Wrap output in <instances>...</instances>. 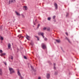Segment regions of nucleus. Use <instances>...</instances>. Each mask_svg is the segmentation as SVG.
<instances>
[{"instance_id":"40","label":"nucleus","mask_w":79,"mask_h":79,"mask_svg":"<svg viewBox=\"0 0 79 79\" xmlns=\"http://www.w3.org/2000/svg\"><path fill=\"white\" fill-rule=\"evenodd\" d=\"M56 64L55 63H54V66H55Z\"/></svg>"},{"instance_id":"37","label":"nucleus","mask_w":79,"mask_h":79,"mask_svg":"<svg viewBox=\"0 0 79 79\" xmlns=\"http://www.w3.org/2000/svg\"><path fill=\"white\" fill-rule=\"evenodd\" d=\"M54 69H56V67H55V66H54Z\"/></svg>"},{"instance_id":"42","label":"nucleus","mask_w":79,"mask_h":79,"mask_svg":"<svg viewBox=\"0 0 79 79\" xmlns=\"http://www.w3.org/2000/svg\"><path fill=\"white\" fill-rule=\"evenodd\" d=\"M73 0V2H74V1H75V0Z\"/></svg>"},{"instance_id":"45","label":"nucleus","mask_w":79,"mask_h":79,"mask_svg":"<svg viewBox=\"0 0 79 79\" xmlns=\"http://www.w3.org/2000/svg\"><path fill=\"white\" fill-rule=\"evenodd\" d=\"M18 37H19V36H18Z\"/></svg>"},{"instance_id":"3","label":"nucleus","mask_w":79,"mask_h":79,"mask_svg":"<svg viewBox=\"0 0 79 79\" xmlns=\"http://www.w3.org/2000/svg\"><path fill=\"white\" fill-rule=\"evenodd\" d=\"M16 1L15 0H10L9 1V4L11 3H13L14 2H15Z\"/></svg>"},{"instance_id":"28","label":"nucleus","mask_w":79,"mask_h":79,"mask_svg":"<svg viewBox=\"0 0 79 79\" xmlns=\"http://www.w3.org/2000/svg\"><path fill=\"white\" fill-rule=\"evenodd\" d=\"M55 17H56L55 16H53L52 17L53 19H55Z\"/></svg>"},{"instance_id":"29","label":"nucleus","mask_w":79,"mask_h":79,"mask_svg":"<svg viewBox=\"0 0 79 79\" xmlns=\"http://www.w3.org/2000/svg\"><path fill=\"white\" fill-rule=\"evenodd\" d=\"M46 29H47V28L44 27L43 28V30H45Z\"/></svg>"},{"instance_id":"25","label":"nucleus","mask_w":79,"mask_h":79,"mask_svg":"<svg viewBox=\"0 0 79 79\" xmlns=\"http://www.w3.org/2000/svg\"><path fill=\"white\" fill-rule=\"evenodd\" d=\"M23 58L24 59H27V57H26V56H24Z\"/></svg>"},{"instance_id":"44","label":"nucleus","mask_w":79,"mask_h":79,"mask_svg":"<svg viewBox=\"0 0 79 79\" xmlns=\"http://www.w3.org/2000/svg\"><path fill=\"white\" fill-rule=\"evenodd\" d=\"M33 27H34V26H33Z\"/></svg>"},{"instance_id":"27","label":"nucleus","mask_w":79,"mask_h":79,"mask_svg":"<svg viewBox=\"0 0 79 79\" xmlns=\"http://www.w3.org/2000/svg\"><path fill=\"white\" fill-rule=\"evenodd\" d=\"M2 52H3V51H2V50H0V53H2Z\"/></svg>"},{"instance_id":"6","label":"nucleus","mask_w":79,"mask_h":79,"mask_svg":"<svg viewBox=\"0 0 79 79\" xmlns=\"http://www.w3.org/2000/svg\"><path fill=\"white\" fill-rule=\"evenodd\" d=\"M65 39L66 40H68V41L70 43V44H71V41H69V39H68V38L67 37H66Z\"/></svg>"},{"instance_id":"46","label":"nucleus","mask_w":79,"mask_h":79,"mask_svg":"<svg viewBox=\"0 0 79 79\" xmlns=\"http://www.w3.org/2000/svg\"><path fill=\"white\" fill-rule=\"evenodd\" d=\"M4 58H5V57H4Z\"/></svg>"},{"instance_id":"15","label":"nucleus","mask_w":79,"mask_h":79,"mask_svg":"<svg viewBox=\"0 0 79 79\" xmlns=\"http://www.w3.org/2000/svg\"><path fill=\"white\" fill-rule=\"evenodd\" d=\"M0 75H2V70L1 69H0Z\"/></svg>"},{"instance_id":"31","label":"nucleus","mask_w":79,"mask_h":79,"mask_svg":"<svg viewBox=\"0 0 79 79\" xmlns=\"http://www.w3.org/2000/svg\"><path fill=\"white\" fill-rule=\"evenodd\" d=\"M44 40H47V39L46 38H44Z\"/></svg>"},{"instance_id":"13","label":"nucleus","mask_w":79,"mask_h":79,"mask_svg":"<svg viewBox=\"0 0 79 79\" xmlns=\"http://www.w3.org/2000/svg\"><path fill=\"white\" fill-rule=\"evenodd\" d=\"M55 40L57 43H60V40Z\"/></svg>"},{"instance_id":"9","label":"nucleus","mask_w":79,"mask_h":79,"mask_svg":"<svg viewBox=\"0 0 79 79\" xmlns=\"http://www.w3.org/2000/svg\"><path fill=\"white\" fill-rule=\"evenodd\" d=\"M31 67L32 69V70H33V71H34V72H35V71H36V70H35L34 69V68H33V67L31 66Z\"/></svg>"},{"instance_id":"10","label":"nucleus","mask_w":79,"mask_h":79,"mask_svg":"<svg viewBox=\"0 0 79 79\" xmlns=\"http://www.w3.org/2000/svg\"><path fill=\"white\" fill-rule=\"evenodd\" d=\"M18 74L19 76L20 77H21V73H20L19 71H18Z\"/></svg>"},{"instance_id":"23","label":"nucleus","mask_w":79,"mask_h":79,"mask_svg":"<svg viewBox=\"0 0 79 79\" xmlns=\"http://www.w3.org/2000/svg\"><path fill=\"white\" fill-rule=\"evenodd\" d=\"M69 15V14L68 13H67L66 15V17H68V16Z\"/></svg>"},{"instance_id":"16","label":"nucleus","mask_w":79,"mask_h":79,"mask_svg":"<svg viewBox=\"0 0 79 79\" xmlns=\"http://www.w3.org/2000/svg\"><path fill=\"white\" fill-rule=\"evenodd\" d=\"M24 8H25V10H27V7L26 6H23Z\"/></svg>"},{"instance_id":"20","label":"nucleus","mask_w":79,"mask_h":79,"mask_svg":"<svg viewBox=\"0 0 79 79\" xmlns=\"http://www.w3.org/2000/svg\"><path fill=\"white\" fill-rule=\"evenodd\" d=\"M47 29V31H50V27H48Z\"/></svg>"},{"instance_id":"43","label":"nucleus","mask_w":79,"mask_h":79,"mask_svg":"<svg viewBox=\"0 0 79 79\" xmlns=\"http://www.w3.org/2000/svg\"><path fill=\"white\" fill-rule=\"evenodd\" d=\"M56 21H55V20H54V22H56Z\"/></svg>"},{"instance_id":"35","label":"nucleus","mask_w":79,"mask_h":79,"mask_svg":"<svg viewBox=\"0 0 79 79\" xmlns=\"http://www.w3.org/2000/svg\"><path fill=\"white\" fill-rule=\"evenodd\" d=\"M20 77L21 78V79H23V77H22V76H21Z\"/></svg>"},{"instance_id":"30","label":"nucleus","mask_w":79,"mask_h":79,"mask_svg":"<svg viewBox=\"0 0 79 79\" xmlns=\"http://www.w3.org/2000/svg\"><path fill=\"white\" fill-rule=\"evenodd\" d=\"M31 45H34V43H31L30 44Z\"/></svg>"},{"instance_id":"36","label":"nucleus","mask_w":79,"mask_h":79,"mask_svg":"<svg viewBox=\"0 0 79 79\" xmlns=\"http://www.w3.org/2000/svg\"><path fill=\"white\" fill-rule=\"evenodd\" d=\"M65 34L67 35H68V33L67 32H66Z\"/></svg>"},{"instance_id":"18","label":"nucleus","mask_w":79,"mask_h":79,"mask_svg":"<svg viewBox=\"0 0 79 79\" xmlns=\"http://www.w3.org/2000/svg\"><path fill=\"white\" fill-rule=\"evenodd\" d=\"M10 57H11V58H10V57H9V59H10H10H11V60H13V56H10Z\"/></svg>"},{"instance_id":"41","label":"nucleus","mask_w":79,"mask_h":79,"mask_svg":"<svg viewBox=\"0 0 79 79\" xmlns=\"http://www.w3.org/2000/svg\"><path fill=\"white\" fill-rule=\"evenodd\" d=\"M37 19H36L35 20V22H36V21H37Z\"/></svg>"},{"instance_id":"14","label":"nucleus","mask_w":79,"mask_h":79,"mask_svg":"<svg viewBox=\"0 0 79 79\" xmlns=\"http://www.w3.org/2000/svg\"><path fill=\"white\" fill-rule=\"evenodd\" d=\"M41 35L42 36L43 38H44L45 37L44 36V33L42 32L41 33Z\"/></svg>"},{"instance_id":"17","label":"nucleus","mask_w":79,"mask_h":79,"mask_svg":"<svg viewBox=\"0 0 79 79\" xmlns=\"http://www.w3.org/2000/svg\"><path fill=\"white\" fill-rule=\"evenodd\" d=\"M35 37H36V38H37L38 40H39V37L37 36H34Z\"/></svg>"},{"instance_id":"33","label":"nucleus","mask_w":79,"mask_h":79,"mask_svg":"<svg viewBox=\"0 0 79 79\" xmlns=\"http://www.w3.org/2000/svg\"><path fill=\"white\" fill-rule=\"evenodd\" d=\"M33 23L34 24V25H35V22H34V21H33Z\"/></svg>"},{"instance_id":"5","label":"nucleus","mask_w":79,"mask_h":79,"mask_svg":"<svg viewBox=\"0 0 79 79\" xmlns=\"http://www.w3.org/2000/svg\"><path fill=\"white\" fill-rule=\"evenodd\" d=\"M8 48V49H10L11 48V44L9 43L7 45Z\"/></svg>"},{"instance_id":"38","label":"nucleus","mask_w":79,"mask_h":79,"mask_svg":"<svg viewBox=\"0 0 79 79\" xmlns=\"http://www.w3.org/2000/svg\"><path fill=\"white\" fill-rule=\"evenodd\" d=\"M61 50H62L63 52H64V51L63 50V48H62V47H61Z\"/></svg>"},{"instance_id":"11","label":"nucleus","mask_w":79,"mask_h":79,"mask_svg":"<svg viewBox=\"0 0 79 79\" xmlns=\"http://www.w3.org/2000/svg\"><path fill=\"white\" fill-rule=\"evenodd\" d=\"M6 55L5 53H2L1 54V56H4V55Z\"/></svg>"},{"instance_id":"7","label":"nucleus","mask_w":79,"mask_h":79,"mask_svg":"<svg viewBox=\"0 0 79 79\" xmlns=\"http://www.w3.org/2000/svg\"><path fill=\"white\" fill-rule=\"evenodd\" d=\"M50 75L49 73L47 74V79H49V78H50Z\"/></svg>"},{"instance_id":"26","label":"nucleus","mask_w":79,"mask_h":79,"mask_svg":"<svg viewBox=\"0 0 79 79\" xmlns=\"http://www.w3.org/2000/svg\"><path fill=\"white\" fill-rule=\"evenodd\" d=\"M41 34V32H40L38 33V35H40Z\"/></svg>"},{"instance_id":"19","label":"nucleus","mask_w":79,"mask_h":79,"mask_svg":"<svg viewBox=\"0 0 79 79\" xmlns=\"http://www.w3.org/2000/svg\"><path fill=\"white\" fill-rule=\"evenodd\" d=\"M0 39L1 40H3V38L2 36H1Z\"/></svg>"},{"instance_id":"32","label":"nucleus","mask_w":79,"mask_h":79,"mask_svg":"<svg viewBox=\"0 0 79 79\" xmlns=\"http://www.w3.org/2000/svg\"><path fill=\"white\" fill-rule=\"evenodd\" d=\"M23 18H24V15L23 14L22 15Z\"/></svg>"},{"instance_id":"39","label":"nucleus","mask_w":79,"mask_h":79,"mask_svg":"<svg viewBox=\"0 0 79 79\" xmlns=\"http://www.w3.org/2000/svg\"><path fill=\"white\" fill-rule=\"evenodd\" d=\"M41 79V78H40V77H38V79Z\"/></svg>"},{"instance_id":"34","label":"nucleus","mask_w":79,"mask_h":79,"mask_svg":"<svg viewBox=\"0 0 79 79\" xmlns=\"http://www.w3.org/2000/svg\"><path fill=\"white\" fill-rule=\"evenodd\" d=\"M4 64H5V65H6V62H4Z\"/></svg>"},{"instance_id":"22","label":"nucleus","mask_w":79,"mask_h":79,"mask_svg":"<svg viewBox=\"0 0 79 79\" xmlns=\"http://www.w3.org/2000/svg\"><path fill=\"white\" fill-rule=\"evenodd\" d=\"M55 75H57L58 74V72H56L55 73H54Z\"/></svg>"},{"instance_id":"8","label":"nucleus","mask_w":79,"mask_h":79,"mask_svg":"<svg viewBox=\"0 0 79 79\" xmlns=\"http://www.w3.org/2000/svg\"><path fill=\"white\" fill-rule=\"evenodd\" d=\"M27 37H26V38L27 39V40H29V39L28 38H30V37H29V36L27 35H26Z\"/></svg>"},{"instance_id":"12","label":"nucleus","mask_w":79,"mask_h":79,"mask_svg":"<svg viewBox=\"0 0 79 79\" xmlns=\"http://www.w3.org/2000/svg\"><path fill=\"white\" fill-rule=\"evenodd\" d=\"M15 12V13L16 14L17 16H20V14H19V13H18V12L16 11Z\"/></svg>"},{"instance_id":"1","label":"nucleus","mask_w":79,"mask_h":79,"mask_svg":"<svg viewBox=\"0 0 79 79\" xmlns=\"http://www.w3.org/2000/svg\"><path fill=\"white\" fill-rule=\"evenodd\" d=\"M9 70L10 71V74H13V73H15V71H14V70L13 68H9Z\"/></svg>"},{"instance_id":"2","label":"nucleus","mask_w":79,"mask_h":79,"mask_svg":"<svg viewBox=\"0 0 79 79\" xmlns=\"http://www.w3.org/2000/svg\"><path fill=\"white\" fill-rule=\"evenodd\" d=\"M42 47L43 48V49H45L46 48V45H45V44L44 43H42Z\"/></svg>"},{"instance_id":"4","label":"nucleus","mask_w":79,"mask_h":79,"mask_svg":"<svg viewBox=\"0 0 79 79\" xmlns=\"http://www.w3.org/2000/svg\"><path fill=\"white\" fill-rule=\"evenodd\" d=\"M54 6L56 10H57V9H58V5H57V4H56V3H54Z\"/></svg>"},{"instance_id":"21","label":"nucleus","mask_w":79,"mask_h":79,"mask_svg":"<svg viewBox=\"0 0 79 79\" xmlns=\"http://www.w3.org/2000/svg\"><path fill=\"white\" fill-rule=\"evenodd\" d=\"M51 19V18H50V17H48V21H50V20Z\"/></svg>"},{"instance_id":"24","label":"nucleus","mask_w":79,"mask_h":79,"mask_svg":"<svg viewBox=\"0 0 79 79\" xmlns=\"http://www.w3.org/2000/svg\"><path fill=\"white\" fill-rule=\"evenodd\" d=\"M39 26H40V24H38V27H37V29H39Z\"/></svg>"}]
</instances>
